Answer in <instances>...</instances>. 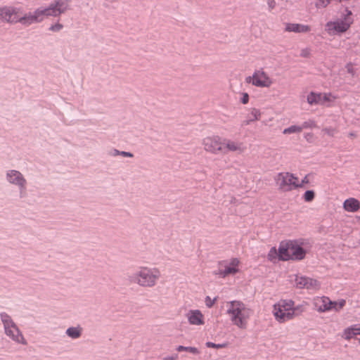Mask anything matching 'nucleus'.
Listing matches in <instances>:
<instances>
[{
  "mask_svg": "<svg viewBox=\"0 0 360 360\" xmlns=\"http://www.w3.org/2000/svg\"><path fill=\"white\" fill-rule=\"evenodd\" d=\"M323 131L331 137L334 136L337 132L336 129L334 128H324Z\"/></svg>",
  "mask_w": 360,
  "mask_h": 360,
  "instance_id": "34",
  "label": "nucleus"
},
{
  "mask_svg": "<svg viewBox=\"0 0 360 360\" xmlns=\"http://www.w3.org/2000/svg\"><path fill=\"white\" fill-rule=\"evenodd\" d=\"M308 182H309L308 177H307V176H305L300 184H302V187L304 184H307Z\"/></svg>",
  "mask_w": 360,
  "mask_h": 360,
  "instance_id": "47",
  "label": "nucleus"
},
{
  "mask_svg": "<svg viewBox=\"0 0 360 360\" xmlns=\"http://www.w3.org/2000/svg\"><path fill=\"white\" fill-rule=\"evenodd\" d=\"M120 155H122L124 157H129V158L133 157V154L132 153H131L129 152H125V151H121Z\"/></svg>",
  "mask_w": 360,
  "mask_h": 360,
  "instance_id": "46",
  "label": "nucleus"
},
{
  "mask_svg": "<svg viewBox=\"0 0 360 360\" xmlns=\"http://www.w3.org/2000/svg\"><path fill=\"white\" fill-rule=\"evenodd\" d=\"M303 130V127H300V126L292 125L288 128H285L283 133L284 134H293V133H300Z\"/></svg>",
  "mask_w": 360,
  "mask_h": 360,
  "instance_id": "26",
  "label": "nucleus"
},
{
  "mask_svg": "<svg viewBox=\"0 0 360 360\" xmlns=\"http://www.w3.org/2000/svg\"><path fill=\"white\" fill-rule=\"evenodd\" d=\"M63 27V25L60 23H56L55 25H52L49 27V30L52 32H59Z\"/></svg>",
  "mask_w": 360,
  "mask_h": 360,
  "instance_id": "36",
  "label": "nucleus"
},
{
  "mask_svg": "<svg viewBox=\"0 0 360 360\" xmlns=\"http://www.w3.org/2000/svg\"><path fill=\"white\" fill-rule=\"evenodd\" d=\"M290 259L301 260L304 258L306 251L295 241H290Z\"/></svg>",
  "mask_w": 360,
  "mask_h": 360,
  "instance_id": "14",
  "label": "nucleus"
},
{
  "mask_svg": "<svg viewBox=\"0 0 360 360\" xmlns=\"http://www.w3.org/2000/svg\"><path fill=\"white\" fill-rule=\"evenodd\" d=\"M178 358L177 354H174L170 356H166L163 358V360H176Z\"/></svg>",
  "mask_w": 360,
  "mask_h": 360,
  "instance_id": "45",
  "label": "nucleus"
},
{
  "mask_svg": "<svg viewBox=\"0 0 360 360\" xmlns=\"http://www.w3.org/2000/svg\"><path fill=\"white\" fill-rule=\"evenodd\" d=\"M332 0H317L316 2V8H326Z\"/></svg>",
  "mask_w": 360,
  "mask_h": 360,
  "instance_id": "31",
  "label": "nucleus"
},
{
  "mask_svg": "<svg viewBox=\"0 0 360 360\" xmlns=\"http://www.w3.org/2000/svg\"><path fill=\"white\" fill-rule=\"evenodd\" d=\"M309 50L308 49H304L302 50L300 56L304 58H307L309 57Z\"/></svg>",
  "mask_w": 360,
  "mask_h": 360,
  "instance_id": "42",
  "label": "nucleus"
},
{
  "mask_svg": "<svg viewBox=\"0 0 360 360\" xmlns=\"http://www.w3.org/2000/svg\"><path fill=\"white\" fill-rule=\"evenodd\" d=\"M343 207L347 212H354L359 209L360 204L358 200L350 198L345 200Z\"/></svg>",
  "mask_w": 360,
  "mask_h": 360,
  "instance_id": "18",
  "label": "nucleus"
},
{
  "mask_svg": "<svg viewBox=\"0 0 360 360\" xmlns=\"http://www.w3.org/2000/svg\"><path fill=\"white\" fill-rule=\"evenodd\" d=\"M6 180L8 183L15 185L18 187L23 184H27V180L23 174L18 170H8L6 174Z\"/></svg>",
  "mask_w": 360,
  "mask_h": 360,
  "instance_id": "11",
  "label": "nucleus"
},
{
  "mask_svg": "<svg viewBox=\"0 0 360 360\" xmlns=\"http://www.w3.org/2000/svg\"><path fill=\"white\" fill-rule=\"evenodd\" d=\"M266 3L269 10L274 9L276 6V2L275 0H267Z\"/></svg>",
  "mask_w": 360,
  "mask_h": 360,
  "instance_id": "40",
  "label": "nucleus"
},
{
  "mask_svg": "<svg viewBox=\"0 0 360 360\" xmlns=\"http://www.w3.org/2000/svg\"><path fill=\"white\" fill-rule=\"evenodd\" d=\"M273 313L276 321L280 323H283L294 317V311L287 312V311L283 310V307H279V306H278V303L274 305Z\"/></svg>",
  "mask_w": 360,
  "mask_h": 360,
  "instance_id": "13",
  "label": "nucleus"
},
{
  "mask_svg": "<svg viewBox=\"0 0 360 360\" xmlns=\"http://www.w3.org/2000/svg\"><path fill=\"white\" fill-rule=\"evenodd\" d=\"M347 71L348 73L351 74L352 76L354 75V70L352 67V64L351 63H347L345 66Z\"/></svg>",
  "mask_w": 360,
  "mask_h": 360,
  "instance_id": "39",
  "label": "nucleus"
},
{
  "mask_svg": "<svg viewBox=\"0 0 360 360\" xmlns=\"http://www.w3.org/2000/svg\"><path fill=\"white\" fill-rule=\"evenodd\" d=\"M18 22L25 26H29L33 23L40 22V19H39L36 11H34L25 13L22 17L19 16Z\"/></svg>",
  "mask_w": 360,
  "mask_h": 360,
  "instance_id": "16",
  "label": "nucleus"
},
{
  "mask_svg": "<svg viewBox=\"0 0 360 360\" xmlns=\"http://www.w3.org/2000/svg\"><path fill=\"white\" fill-rule=\"evenodd\" d=\"M352 332L353 331H352V330L350 328H348L345 329V331H344V338L346 340L351 339L353 336L355 335H353Z\"/></svg>",
  "mask_w": 360,
  "mask_h": 360,
  "instance_id": "35",
  "label": "nucleus"
},
{
  "mask_svg": "<svg viewBox=\"0 0 360 360\" xmlns=\"http://www.w3.org/2000/svg\"><path fill=\"white\" fill-rule=\"evenodd\" d=\"M206 346L207 347H212V348H215V349H221V348L226 347L228 346V343L227 342H224V343H222V344H215V343H213V342H206Z\"/></svg>",
  "mask_w": 360,
  "mask_h": 360,
  "instance_id": "29",
  "label": "nucleus"
},
{
  "mask_svg": "<svg viewBox=\"0 0 360 360\" xmlns=\"http://www.w3.org/2000/svg\"><path fill=\"white\" fill-rule=\"evenodd\" d=\"M260 115L261 112L259 110L252 108L250 114V119L246 121H244V124L248 125L250 122H254L255 120H258L260 117Z\"/></svg>",
  "mask_w": 360,
  "mask_h": 360,
  "instance_id": "23",
  "label": "nucleus"
},
{
  "mask_svg": "<svg viewBox=\"0 0 360 360\" xmlns=\"http://www.w3.org/2000/svg\"><path fill=\"white\" fill-rule=\"evenodd\" d=\"M315 193L311 190L307 191L304 194V199L306 202H311L314 200Z\"/></svg>",
  "mask_w": 360,
  "mask_h": 360,
  "instance_id": "28",
  "label": "nucleus"
},
{
  "mask_svg": "<svg viewBox=\"0 0 360 360\" xmlns=\"http://www.w3.org/2000/svg\"><path fill=\"white\" fill-rule=\"evenodd\" d=\"M349 136H355V134H354V133H350V134H349Z\"/></svg>",
  "mask_w": 360,
  "mask_h": 360,
  "instance_id": "49",
  "label": "nucleus"
},
{
  "mask_svg": "<svg viewBox=\"0 0 360 360\" xmlns=\"http://www.w3.org/2000/svg\"><path fill=\"white\" fill-rule=\"evenodd\" d=\"M278 256V252L276 251V249L275 248H272L269 254H268V258L269 260L272 261L274 260V259L276 258V257Z\"/></svg>",
  "mask_w": 360,
  "mask_h": 360,
  "instance_id": "33",
  "label": "nucleus"
},
{
  "mask_svg": "<svg viewBox=\"0 0 360 360\" xmlns=\"http://www.w3.org/2000/svg\"><path fill=\"white\" fill-rule=\"evenodd\" d=\"M82 328L80 326L70 327L66 330V334L72 339H77L82 335Z\"/></svg>",
  "mask_w": 360,
  "mask_h": 360,
  "instance_id": "21",
  "label": "nucleus"
},
{
  "mask_svg": "<svg viewBox=\"0 0 360 360\" xmlns=\"http://www.w3.org/2000/svg\"><path fill=\"white\" fill-rule=\"evenodd\" d=\"M176 350L178 352H183V351H186V352H188L190 353H192L193 354H198L200 353L199 350L198 348L196 347H184V346H182V345H179L176 347Z\"/></svg>",
  "mask_w": 360,
  "mask_h": 360,
  "instance_id": "25",
  "label": "nucleus"
},
{
  "mask_svg": "<svg viewBox=\"0 0 360 360\" xmlns=\"http://www.w3.org/2000/svg\"><path fill=\"white\" fill-rule=\"evenodd\" d=\"M249 101V95L248 93H243V97L241 98V102L243 103V104H246L248 103Z\"/></svg>",
  "mask_w": 360,
  "mask_h": 360,
  "instance_id": "41",
  "label": "nucleus"
},
{
  "mask_svg": "<svg viewBox=\"0 0 360 360\" xmlns=\"http://www.w3.org/2000/svg\"><path fill=\"white\" fill-rule=\"evenodd\" d=\"M278 306H279V307H283V310L287 311V312L295 311V309L293 308L294 302L290 300H281L278 302Z\"/></svg>",
  "mask_w": 360,
  "mask_h": 360,
  "instance_id": "22",
  "label": "nucleus"
},
{
  "mask_svg": "<svg viewBox=\"0 0 360 360\" xmlns=\"http://www.w3.org/2000/svg\"><path fill=\"white\" fill-rule=\"evenodd\" d=\"M345 305V300H341L340 302H338V311L342 309Z\"/></svg>",
  "mask_w": 360,
  "mask_h": 360,
  "instance_id": "44",
  "label": "nucleus"
},
{
  "mask_svg": "<svg viewBox=\"0 0 360 360\" xmlns=\"http://www.w3.org/2000/svg\"><path fill=\"white\" fill-rule=\"evenodd\" d=\"M307 282V277L305 276H296L295 283L296 287L300 289L304 288L306 283Z\"/></svg>",
  "mask_w": 360,
  "mask_h": 360,
  "instance_id": "27",
  "label": "nucleus"
},
{
  "mask_svg": "<svg viewBox=\"0 0 360 360\" xmlns=\"http://www.w3.org/2000/svg\"><path fill=\"white\" fill-rule=\"evenodd\" d=\"M330 94H316L311 91L307 98V103L310 105L323 104L326 102L331 101Z\"/></svg>",
  "mask_w": 360,
  "mask_h": 360,
  "instance_id": "12",
  "label": "nucleus"
},
{
  "mask_svg": "<svg viewBox=\"0 0 360 360\" xmlns=\"http://www.w3.org/2000/svg\"><path fill=\"white\" fill-rule=\"evenodd\" d=\"M120 153L121 151H119L117 149H114L111 153L112 155L113 156H116V155H120Z\"/></svg>",
  "mask_w": 360,
  "mask_h": 360,
  "instance_id": "48",
  "label": "nucleus"
},
{
  "mask_svg": "<svg viewBox=\"0 0 360 360\" xmlns=\"http://www.w3.org/2000/svg\"><path fill=\"white\" fill-rule=\"evenodd\" d=\"M252 80V85L257 87H270L273 84L272 79L269 75L263 70H256L252 77L246 78L247 82H250Z\"/></svg>",
  "mask_w": 360,
  "mask_h": 360,
  "instance_id": "8",
  "label": "nucleus"
},
{
  "mask_svg": "<svg viewBox=\"0 0 360 360\" xmlns=\"http://www.w3.org/2000/svg\"><path fill=\"white\" fill-rule=\"evenodd\" d=\"M239 264V260L237 258H232L229 264H226L225 262H219V265L224 266V269H219L215 274L219 275L221 278H225L229 274H235L238 272L237 266Z\"/></svg>",
  "mask_w": 360,
  "mask_h": 360,
  "instance_id": "10",
  "label": "nucleus"
},
{
  "mask_svg": "<svg viewBox=\"0 0 360 360\" xmlns=\"http://www.w3.org/2000/svg\"><path fill=\"white\" fill-rule=\"evenodd\" d=\"M310 30L309 25L299 23H287L285 27V31L288 32L306 33Z\"/></svg>",
  "mask_w": 360,
  "mask_h": 360,
  "instance_id": "17",
  "label": "nucleus"
},
{
  "mask_svg": "<svg viewBox=\"0 0 360 360\" xmlns=\"http://www.w3.org/2000/svg\"><path fill=\"white\" fill-rule=\"evenodd\" d=\"M278 257L280 260L286 261L290 259V242L285 245L281 244L278 248Z\"/></svg>",
  "mask_w": 360,
  "mask_h": 360,
  "instance_id": "20",
  "label": "nucleus"
},
{
  "mask_svg": "<svg viewBox=\"0 0 360 360\" xmlns=\"http://www.w3.org/2000/svg\"><path fill=\"white\" fill-rule=\"evenodd\" d=\"M216 300H217V298H216V297H215V298H214L213 300H212V299L210 298V297L207 296V297H205V304H206V306H207V307L210 308V307H212L214 305V302H215V301H216Z\"/></svg>",
  "mask_w": 360,
  "mask_h": 360,
  "instance_id": "37",
  "label": "nucleus"
},
{
  "mask_svg": "<svg viewBox=\"0 0 360 360\" xmlns=\"http://www.w3.org/2000/svg\"><path fill=\"white\" fill-rule=\"evenodd\" d=\"M352 330L353 335H360V328L352 327L350 328Z\"/></svg>",
  "mask_w": 360,
  "mask_h": 360,
  "instance_id": "43",
  "label": "nucleus"
},
{
  "mask_svg": "<svg viewBox=\"0 0 360 360\" xmlns=\"http://www.w3.org/2000/svg\"><path fill=\"white\" fill-rule=\"evenodd\" d=\"M226 307V313L232 323L240 329H245L251 310L247 308L243 302L238 300L227 302Z\"/></svg>",
  "mask_w": 360,
  "mask_h": 360,
  "instance_id": "3",
  "label": "nucleus"
},
{
  "mask_svg": "<svg viewBox=\"0 0 360 360\" xmlns=\"http://www.w3.org/2000/svg\"><path fill=\"white\" fill-rule=\"evenodd\" d=\"M316 123L313 120H308V121H306V122H304L303 124H302V126H300V127H303V129H307V128H314V127H316Z\"/></svg>",
  "mask_w": 360,
  "mask_h": 360,
  "instance_id": "32",
  "label": "nucleus"
},
{
  "mask_svg": "<svg viewBox=\"0 0 360 360\" xmlns=\"http://www.w3.org/2000/svg\"><path fill=\"white\" fill-rule=\"evenodd\" d=\"M346 14L341 20L335 22H328L326 25V30L329 34H335L336 33H342L346 32L350 25L352 23L353 20L351 17L352 11L345 8Z\"/></svg>",
  "mask_w": 360,
  "mask_h": 360,
  "instance_id": "7",
  "label": "nucleus"
},
{
  "mask_svg": "<svg viewBox=\"0 0 360 360\" xmlns=\"http://www.w3.org/2000/svg\"><path fill=\"white\" fill-rule=\"evenodd\" d=\"M161 278V272L158 268H150L142 266L128 276V281L142 288L155 287Z\"/></svg>",
  "mask_w": 360,
  "mask_h": 360,
  "instance_id": "2",
  "label": "nucleus"
},
{
  "mask_svg": "<svg viewBox=\"0 0 360 360\" xmlns=\"http://www.w3.org/2000/svg\"><path fill=\"white\" fill-rule=\"evenodd\" d=\"M20 9L14 6L0 8V21L10 23L18 22Z\"/></svg>",
  "mask_w": 360,
  "mask_h": 360,
  "instance_id": "9",
  "label": "nucleus"
},
{
  "mask_svg": "<svg viewBox=\"0 0 360 360\" xmlns=\"http://www.w3.org/2000/svg\"><path fill=\"white\" fill-rule=\"evenodd\" d=\"M278 190L288 192L294 188L302 187V184H298V178L289 172H280L274 178Z\"/></svg>",
  "mask_w": 360,
  "mask_h": 360,
  "instance_id": "6",
  "label": "nucleus"
},
{
  "mask_svg": "<svg viewBox=\"0 0 360 360\" xmlns=\"http://www.w3.org/2000/svg\"><path fill=\"white\" fill-rule=\"evenodd\" d=\"M186 318L191 325L200 326L204 324V316L198 309L188 311L186 314Z\"/></svg>",
  "mask_w": 360,
  "mask_h": 360,
  "instance_id": "15",
  "label": "nucleus"
},
{
  "mask_svg": "<svg viewBox=\"0 0 360 360\" xmlns=\"http://www.w3.org/2000/svg\"><path fill=\"white\" fill-rule=\"evenodd\" d=\"M70 9V1L69 0H56L51 3L48 7L39 8L36 9V14L40 22L43 21L44 18L50 16L57 17L62 13H65Z\"/></svg>",
  "mask_w": 360,
  "mask_h": 360,
  "instance_id": "5",
  "label": "nucleus"
},
{
  "mask_svg": "<svg viewBox=\"0 0 360 360\" xmlns=\"http://www.w3.org/2000/svg\"><path fill=\"white\" fill-rule=\"evenodd\" d=\"M320 288V283L313 278L307 277V282L304 288L307 290H318Z\"/></svg>",
  "mask_w": 360,
  "mask_h": 360,
  "instance_id": "24",
  "label": "nucleus"
},
{
  "mask_svg": "<svg viewBox=\"0 0 360 360\" xmlns=\"http://www.w3.org/2000/svg\"><path fill=\"white\" fill-rule=\"evenodd\" d=\"M26 186H27V184H23V185L20 186H18V188H19V198L20 199L25 198L27 195Z\"/></svg>",
  "mask_w": 360,
  "mask_h": 360,
  "instance_id": "30",
  "label": "nucleus"
},
{
  "mask_svg": "<svg viewBox=\"0 0 360 360\" xmlns=\"http://www.w3.org/2000/svg\"><path fill=\"white\" fill-rule=\"evenodd\" d=\"M0 316L6 335L15 343L27 345V340L11 317L4 312L1 313Z\"/></svg>",
  "mask_w": 360,
  "mask_h": 360,
  "instance_id": "4",
  "label": "nucleus"
},
{
  "mask_svg": "<svg viewBox=\"0 0 360 360\" xmlns=\"http://www.w3.org/2000/svg\"><path fill=\"white\" fill-rule=\"evenodd\" d=\"M328 299L329 298L328 297H318L315 300L314 304L319 312L330 311V307L328 304Z\"/></svg>",
  "mask_w": 360,
  "mask_h": 360,
  "instance_id": "19",
  "label": "nucleus"
},
{
  "mask_svg": "<svg viewBox=\"0 0 360 360\" xmlns=\"http://www.w3.org/2000/svg\"><path fill=\"white\" fill-rule=\"evenodd\" d=\"M328 307H330V310L334 309L335 311H338V302L335 301H331L330 299H328Z\"/></svg>",
  "mask_w": 360,
  "mask_h": 360,
  "instance_id": "38",
  "label": "nucleus"
},
{
  "mask_svg": "<svg viewBox=\"0 0 360 360\" xmlns=\"http://www.w3.org/2000/svg\"><path fill=\"white\" fill-rule=\"evenodd\" d=\"M202 146L205 152L212 155H227L229 153L240 155L246 150V146L243 142L217 135L205 137L202 140Z\"/></svg>",
  "mask_w": 360,
  "mask_h": 360,
  "instance_id": "1",
  "label": "nucleus"
}]
</instances>
